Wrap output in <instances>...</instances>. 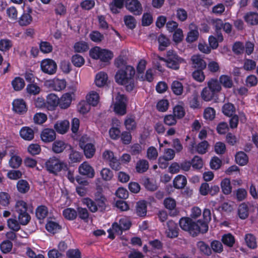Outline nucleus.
Listing matches in <instances>:
<instances>
[{
	"label": "nucleus",
	"instance_id": "1",
	"mask_svg": "<svg viewBox=\"0 0 258 258\" xmlns=\"http://www.w3.org/2000/svg\"><path fill=\"white\" fill-rule=\"evenodd\" d=\"M135 74L136 71L133 66H125L116 72L115 75V81L118 84L123 86L127 92H131L137 85V81L135 78Z\"/></svg>",
	"mask_w": 258,
	"mask_h": 258
},
{
	"label": "nucleus",
	"instance_id": "2",
	"mask_svg": "<svg viewBox=\"0 0 258 258\" xmlns=\"http://www.w3.org/2000/svg\"><path fill=\"white\" fill-rule=\"evenodd\" d=\"M222 85L226 87V75H222L219 81L217 79H211L207 82V86L204 88L201 93L202 99L206 102H217L218 94L221 90Z\"/></svg>",
	"mask_w": 258,
	"mask_h": 258
},
{
	"label": "nucleus",
	"instance_id": "3",
	"mask_svg": "<svg viewBox=\"0 0 258 258\" xmlns=\"http://www.w3.org/2000/svg\"><path fill=\"white\" fill-rule=\"evenodd\" d=\"M180 228L188 233L193 237L197 236L199 233H205L208 230V227L205 223L195 222L189 217H182L179 221Z\"/></svg>",
	"mask_w": 258,
	"mask_h": 258
},
{
	"label": "nucleus",
	"instance_id": "4",
	"mask_svg": "<svg viewBox=\"0 0 258 258\" xmlns=\"http://www.w3.org/2000/svg\"><path fill=\"white\" fill-rule=\"evenodd\" d=\"M83 202L92 213H95L97 211L104 212L106 211L107 199L100 192H97L95 194L94 200L89 198H86L84 199Z\"/></svg>",
	"mask_w": 258,
	"mask_h": 258
},
{
	"label": "nucleus",
	"instance_id": "5",
	"mask_svg": "<svg viewBox=\"0 0 258 258\" xmlns=\"http://www.w3.org/2000/svg\"><path fill=\"white\" fill-rule=\"evenodd\" d=\"M46 170L50 174L57 175L61 171L68 170V164L59 158L52 156L46 161L44 164Z\"/></svg>",
	"mask_w": 258,
	"mask_h": 258
},
{
	"label": "nucleus",
	"instance_id": "6",
	"mask_svg": "<svg viewBox=\"0 0 258 258\" xmlns=\"http://www.w3.org/2000/svg\"><path fill=\"white\" fill-rule=\"evenodd\" d=\"M27 204L22 200L18 201L15 205V212L18 214V219L20 224L27 225L31 219V216L27 212Z\"/></svg>",
	"mask_w": 258,
	"mask_h": 258
},
{
	"label": "nucleus",
	"instance_id": "7",
	"mask_svg": "<svg viewBox=\"0 0 258 258\" xmlns=\"http://www.w3.org/2000/svg\"><path fill=\"white\" fill-rule=\"evenodd\" d=\"M89 54L92 58L100 59L104 62H109L113 57V53L111 50L102 49L98 46L91 48Z\"/></svg>",
	"mask_w": 258,
	"mask_h": 258
},
{
	"label": "nucleus",
	"instance_id": "8",
	"mask_svg": "<svg viewBox=\"0 0 258 258\" xmlns=\"http://www.w3.org/2000/svg\"><path fill=\"white\" fill-rule=\"evenodd\" d=\"M184 61V59L179 56L174 50H169L167 51L166 66L168 68L177 70L179 69L180 64Z\"/></svg>",
	"mask_w": 258,
	"mask_h": 258
},
{
	"label": "nucleus",
	"instance_id": "9",
	"mask_svg": "<svg viewBox=\"0 0 258 258\" xmlns=\"http://www.w3.org/2000/svg\"><path fill=\"white\" fill-rule=\"evenodd\" d=\"M124 3L126 9L134 15L139 16L142 14L143 8L139 1L126 0Z\"/></svg>",
	"mask_w": 258,
	"mask_h": 258
},
{
	"label": "nucleus",
	"instance_id": "10",
	"mask_svg": "<svg viewBox=\"0 0 258 258\" xmlns=\"http://www.w3.org/2000/svg\"><path fill=\"white\" fill-rule=\"evenodd\" d=\"M126 102L127 97L125 95L120 94L117 97L114 107V111L117 114L123 115L126 113Z\"/></svg>",
	"mask_w": 258,
	"mask_h": 258
},
{
	"label": "nucleus",
	"instance_id": "11",
	"mask_svg": "<svg viewBox=\"0 0 258 258\" xmlns=\"http://www.w3.org/2000/svg\"><path fill=\"white\" fill-rule=\"evenodd\" d=\"M42 71L48 75H53L55 73L57 70L56 62L51 59H45L43 60L40 63Z\"/></svg>",
	"mask_w": 258,
	"mask_h": 258
},
{
	"label": "nucleus",
	"instance_id": "12",
	"mask_svg": "<svg viewBox=\"0 0 258 258\" xmlns=\"http://www.w3.org/2000/svg\"><path fill=\"white\" fill-rule=\"evenodd\" d=\"M13 110L19 115L26 113L28 110L26 102L23 99H14L12 102Z\"/></svg>",
	"mask_w": 258,
	"mask_h": 258
},
{
	"label": "nucleus",
	"instance_id": "13",
	"mask_svg": "<svg viewBox=\"0 0 258 258\" xmlns=\"http://www.w3.org/2000/svg\"><path fill=\"white\" fill-rule=\"evenodd\" d=\"M120 125L119 120L116 118L112 119V126L109 129V134L110 138L113 140H117L120 138L121 135L120 130L118 126Z\"/></svg>",
	"mask_w": 258,
	"mask_h": 258
},
{
	"label": "nucleus",
	"instance_id": "14",
	"mask_svg": "<svg viewBox=\"0 0 258 258\" xmlns=\"http://www.w3.org/2000/svg\"><path fill=\"white\" fill-rule=\"evenodd\" d=\"M40 138L44 143L52 142L56 139L55 131L52 128H45L42 131Z\"/></svg>",
	"mask_w": 258,
	"mask_h": 258
},
{
	"label": "nucleus",
	"instance_id": "15",
	"mask_svg": "<svg viewBox=\"0 0 258 258\" xmlns=\"http://www.w3.org/2000/svg\"><path fill=\"white\" fill-rule=\"evenodd\" d=\"M32 8L30 7H27L19 19V23L20 25L21 26H27L30 24L32 21Z\"/></svg>",
	"mask_w": 258,
	"mask_h": 258
},
{
	"label": "nucleus",
	"instance_id": "16",
	"mask_svg": "<svg viewBox=\"0 0 258 258\" xmlns=\"http://www.w3.org/2000/svg\"><path fill=\"white\" fill-rule=\"evenodd\" d=\"M47 107L50 110H55L59 104V98L53 93L49 94L46 97Z\"/></svg>",
	"mask_w": 258,
	"mask_h": 258
},
{
	"label": "nucleus",
	"instance_id": "17",
	"mask_svg": "<svg viewBox=\"0 0 258 258\" xmlns=\"http://www.w3.org/2000/svg\"><path fill=\"white\" fill-rule=\"evenodd\" d=\"M72 101V94L66 93L59 98L58 106L60 108L65 109L69 108Z\"/></svg>",
	"mask_w": 258,
	"mask_h": 258
},
{
	"label": "nucleus",
	"instance_id": "18",
	"mask_svg": "<svg viewBox=\"0 0 258 258\" xmlns=\"http://www.w3.org/2000/svg\"><path fill=\"white\" fill-rule=\"evenodd\" d=\"M80 147L83 149L85 156L87 158H91L95 154L96 149L92 143H80Z\"/></svg>",
	"mask_w": 258,
	"mask_h": 258
},
{
	"label": "nucleus",
	"instance_id": "19",
	"mask_svg": "<svg viewBox=\"0 0 258 258\" xmlns=\"http://www.w3.org/2000/svg\"><path fill=\"white\" fill-rule=\"evenodd\" d=\"M125 0H112L108 5L109 10L113 14L119 13L124 5Z\"/></svg>",
	"mask_w": 258,
	"mask_h": 258
},
{
	"label": "nucleus",
	"instance_id": "20",
	"mask_svg": "<svg viewBox=\"0 0 258 258\" xmlns=\"http://www.w3.org/2000/svg\"><path fill=\"white\" fill-rule=\"evenodd\" d=\"M192 67L196 70H204L207 63L200 55H194L191 56Z\"/></svg>",
	"mask_w": 258,
	"mask_h": 258
},
{
	"label": "nucleus",
	"instance_id": "21",
	"mask_svg": "<svg viewBox=\"0 0 258 258\" xmlns=\"http://www.w3.org/2000/svg\"><path fill=\"white\" fill-rule=\"evenodd\" d=\"M20 136L25 141H32L34 138V132L29 126L22 127L19 132Z\"/></svg>",
	"mask_w": 258,
	"mask_h": 258
},
{
	"label": "nucleus",
	"instance_id": "22",
	"mask_svg": "<svg viewBox=\"0 0 258 258\" xmlns=\"http://www.w3.org/2000/svg\"><path fill=\"white\" fill-rule=\"evenodd\" d=\"M79 173L83 175H86L90 178L94 176V170L88 163L84 162L79 167Z\"/></svg>",
	"mask_w": 258,
	"mask_h": 258
},
{
	"label": "nucleus",
	"instance_id": "23",
	"mask_svg": "<svg viewBox=\"0 0 258 258\" xmlns=\"http://www.w3.org/2000/svg\"><path fill=\"white\" fill-rule=\"evenodd\" d=\"M167 225L168 227L167 236L170 238L177 237L178 232L177 224L174 221L170 220L167 222Z\"/></svg>",
	"mask_w": 258,
	"mask_h": 258
},
{
	"label": "nucleus",
	"instance_id": "24",
	"mask_svg": "<svg viewBox=\"0 0 258 258\" xmlns=\"http://www.w3.org/2000/svg\"><path fill=\"white\" fill-rule=\"evenodd\" d=\"M70 127L69 121L64 120L57 122L54 125L55 131L59 134H64L67 132Z\"/></svg>",
	"mask_w": 258,
	"mask_h": 258
},
{
	"label": "nucleus",
	"instance_id": "25",
	"mask_svg": "<svg viewBox=\"0 0 258 258\" xmlns=\"http://www.w3.org/2000/svg\"><path fill=\"white\" fill-rule=\"evenodd\" d=\"M107 80V74L105 72H100L96 75L95 82L96 86L101 87L106 84Z\"/></svg>",
	"mask_w": 258,
	"mask_h": 258
},
{
	"label": "nucleus",
	"instance_id": "26",
	"mask_svg": "<svg viewBox=\"0 0 258 258\" xmlns=\"http://www.w3.org/2000/svg\"><path fill=\"white\" fill-rule=\"evenodd\" d=\"M45 228L48 232L54 234L61 229V226L56 222L48 221L45 225Z\"/></svg>",
	"mask_w": 258,
	"mask_h": 258
},
{
	"label": "nucleus",
	"instance_id": "27",
	"mask_svg": "<svg viewBox=\"0 0 258 258\" xmlns=\"http://www.w3.org/2000/svg\"><path fill=\"white\" fill-rule=\"evenodd\" d=\"M173 183L175 188H182L186 184L187 179L184 175H178L174 179Z\"/></svg>",
	"mask_w": 258,
	"mask_h": 258
},
{
	"label": "nucleus",
	"instance_id": "28",
	"mask_svg": "<svg viewBox=\"0 0 258 258\" xmlns=\"http://www.w3.org/2000/svg\"><path fill=\"white\" fill-rule=\"evenodd\" d=\"M67 147V144L62 141L54 140L52 145V150L55 153H62Z\"/></svg>",
	"mask_w": 258,
	"mask_h": 258
},
{
	"label": "nucleus",
	"instance_id": "29",
	"mask_svg": "<svg viewBox=\"0 0 258 258\" xmlns=\"http://www.w3.org/2000/svg\"><path fill=\"white\" fill-rule=\"evenodd\" d=\"M48 213V208L44 205H40L37 207L35 214L37 218L39 220H44Z\"/></svg>",
	"mask_w": 258,
	"mask_h": 258
},
{
	"label": "nucleus",
	"instance_id": "30",
	"mask_svg": "<svg viewBox=\"0 0 258 258\" xmlns=\"http://www.w3.org/2000/svg\"><path fill=\"white\" fill-rule=\"evenodd\" d=\"M11 84L14 90L16 91L21 90L25 85L24 79L20 77H15L12 80Z\"/></svg>",
	"mask_w": 258,
	"mask_h": 258
},
{
	"label": "nucleus",
	"instance_id": "31",
	"mask_svg": "<svg viewBox=\"0 0 258 258\" xmlns=\"http://www.w3.org/2000/svg\"><path fill=\"white\" fill-rule=\"evenodd\" d=\"M136 213L140 217H144L147 213V204L145 201L137 202L136 205Z\"/></svg>",
	"mask_w": 258,
	"mask_h": 258
},
{
	"label": "nucleus",
	"instance_id": "32",
	"mask_svg": "<svg viewBox=\"0 0 258 258\" xmlns=\"http://www.w3.org/2000/svg\"><path fill=\"white\" fill-rule=\"evenodd\" d=\"M158 41L159 43L158 49L161 51L165 50L170 43L169 39L163 34L159 35Z\"/></svg>",
	"mask_w": 258,
	"mask_h": 258
},
{
	"label": "nucleus",
	"instance_id": "33",
	"mask_svg": "<svg viewBox=\"0 0 258 258\" xmlns=\"http://www.w3.org/2000/svg\"><path fill=\"white\" fill-rule=\"evenodd\" d=\"M245 21L250 25L258 24V14L254 12L247 13L244 16Z\"/></svg>",
	"mask_w": 258,
	"mask_h": 258
},
{
	"label": "nucleus",
	"instance_id": "34",
	"mask_svg": "<svg viewBox=\"0 0 258 258\" xmlns=\"http://www.w3.org/2000/svg\"><path fill=\"white\" fill-rule=\"evenodd\" d=\"M86 100L89 104L93 106H96L99 100V94L96 92L92 91L87 95Z\"/></svg>",
	"mask_w": 258,
	"mask_h": 258
},
{
	"label": "nucleus",
	"instance_id": "35",
	"mask_svg": "<svg viewBox=\"0 0 258 258\" xmlns=\"http://www.w3.org/2000/svg\"><path fill=\"white\" fill-rule=\"evenodd\" d=\"M124 124L127 131L131 132L136 130L137 123L134 116H127L124 120Z\"/></svg>",
	"mask_w": 258,
	"mask_h": 258
},
{
	"label": "nucleus",
	"instance_id": "36",
	"mask_svg": "<svg viewBox=\"0 0 258 258\" xmlns=\"http://www.w3.org/2000/svg\"><path fill=\"white\" fill-rule=\"evenodd\" d=\"M171 89L175 95H180L183 93V87L180 82L176 80L172 82Z\"/></svg>",
	"mask_w": 258,
	"mask_h": 258
},
{
	"label": "nucleus",
	"instance_id": "37",
	"mask_svg": "<svg viewBox=\"0 0 258 258\" xmlns=\"http://www.w3.org/2000/svg\"><path fill=\"white\" fill-rule=\"evenodd\" d=\"M13 46V42L12 40L7 39H0V51L3 52H7Z\"/></svg>",
	"mask_w": 258,
	"mask_h": 258
},
{
	"label": "nucleus",
	"instance_id": "38",
	"mask_svg": "<svg viewBox=\"0 0 258 258\" xmlns=\"http://www.w3.org/2000/svg\"><path fill=\"white\" fill-rule=\"evenodd\" d=\"M62 215L65 219L68 220H73L77 218V212L73 208H68L63 210Z\"/></svg>",
	"mask_w": 258,
	"mask_h": 258
},
{
	"label": "nucleus",
	"instance_id": "39",
	"mask_svg": "<svg viewBox=\"0 0 258 258\" xmlns=\"http://www.w3.org/2000/svg\"><path fill=\"white\" fill-rule=\"evenodd\" d=\"M74 49L76 52H84L89 49V46L86 42L79 41L75 43Z\"/></svg>",
	"mask_w": 258,
	"mask_h": 258
},
{
	"label": "nucleus",
	"instance_id": "40",
	"mask_svg": "<svg viewBox=\"0 0 258 258\" xmlns=\"http://www.w3.org/2000/svg\"><path fill=\"white\" fill-rule=\"evenodd\" d=\"M197 246L199 248L200 251L204 254L210 256L212 254V249L211 246L206 244L203 241H200L198 242Z\"/></svg>",
	"mask_w": 258,
	"mask_h": 258
},
{
	"label": "nucleus",
	"instance_id": "41",
	"mask_svg": "<svg viewBox=\"0 0 258 258\" xmlns=\"http://www.w3.org/2000/svg\"><path fill=\"white\" fill-rule=\"evenodd\" d=\"M238 214L240 219H245L247 218L249 215L248 206L245 203L240 205L238 210Z\"/></svg>",
	"mask_w": 258,
	"mask_h": 258
},
{
	"label": "nucleus",
	"instance_id": "42",
	"mask_svg": "<svg viewBox=\"0 0 258 258\" xmlns=\"http://www.w3.org/2000/svg\"><path fill=\"white\" fill-rule=\"evenodd\" d=\"M22 162V160L20 156L13 155L9 160V164L11 168L17 169L21 166Z\"/></svg>",
	"mask_w": 258,
	"mask_h": 258
},
{
	"label": "nucleus",
	"instance_id": "43",
	"mask_svg": "<svg viewBox=\"0 0 258 258\" xmlns=\"http://www.w3.org/2000/svg\"><path fill=\"white\" fill-rule=\"evenodd\" d=\"M71 61L73 65L78 68H80L85 63L84 57L78 54H76L72 56Z\"/></svg>",
	"mask_w": 258,
	"mask_h": 258
},
{
	"label": "nucleus",
	"instance_id": "44",
	"mask_svg": "<svg viewBox=\"0 0 258 258\" xmlns=\"http://www.w3.org/2000/svg\"><path fill=\"white\" fill-rule=\"evenodd\" d=\"M235 160L240 165H244L248 162V157L243 152H239L235 155Z\"/></svg>",
	"mask_w": 258,
	"mask_h": 258
},
{
	"label": "nucleus",
	"instance_id": "45",
	"mask_svg": "<svg viewBox=\"0 0 258 258\" xmlns=\"http://www.w3.org/2000/svg\"><path fill=\"white\" fill-rule=\"evenodd\" d=\"M17 186L18 191L23 194L28 192L30 188L28 182L24 179L20 180L17 183Z\"/></svg>",
	"mask_w": 258,
	"mask_h": 258
},
{
	"label": "nucleus",
	"instance_id": "46",
	"mask_svg": "<svg viewBox=\"0 0 258 258\" xmlns=\"http://www.w3.org/2000/svg\"><path fill=\"white\" fill-rule=\"evenodd\" d=\"M189 104L190 108L193 109H199L201 107V104L198 95L193 94L189 99Z\"/></svg>",
	"mask_w": 258,
	"mask_h": 258
},
{
	"label": "nucleus",
	"instance_id": "47",
	"mask_svg": "<svg viewBox=\"0 0 258 258\" xmlns=\"http://www.w3.org/2000/svg\"><path fill=\"white\" fill-rule=\"evenodd\" d=\"M149 168L148 162L146 160H140L136 165V170L139 173L146 172Z\"/></svg>",
	"mask_w": 258,
	"mask_h": 258
},
{
	"label": "nucleus",
	"instance_id": "48",
	"mask_svg": "<svg viewBox=\"0 0 258 258\" xmlns=\"http://www.w3.org/2000/svg\"><path fill=\"white\" fill-rule=\"evenodd\" d=\"M90 39L95 43L101 42L104 38L103 34L98 31H93L89 34Z\"/></svg>",
	"mask_w": 258,
	"mask_h": 258
},
{
	"label": "nucleus",
	"instance_id": "49",
	"mask_svg": "<svg viewBox=\"0 0 258 258\" xmlns=\"http://www.w3.org/2000/svg\"><path fill=\"white\" fill-rule=\"evenodd\" d=\"M199 36V33L198 29L191 30L188 32L186 41L189 43L194 42L198 39Z\"/></svg>",
	"mask_w": 258,
	"mask_h": 258
},
{
	"label": "nucleus",
	"instance_id": "50",
	"mask_svg": "<svg viewBox=\"0 0 258 258\" xmlns=\"http://www.w3.org/2000/svg\"><path fill=\"white\" fill-rule=\"evenodd\" d=\"M124 22L126 26L130 29H134L136 26L135 18L131 15H126L124 17Z\"/></svg>",
	"mask_w": 258,
	"mask_h": 258
},
{
	"label": "nucleus",
	"instance_id": "51",
	"mask_svg": "<svg viewBox=\"0 0 258 258\" xmlns=\"http://www.w3.org/2000/svg\"><path fill=\"white\" fill-rule=\"evenodd\" d=\"M245 241L248 247L252 249L256 247V239L253 235L251 234H246L245 236Z\"/></svg>",
	"mask_w": 258,
	"mask_h": 258
},
{
	"label": "nucleus",
	"instance_id": "52",
	"mask_svg": "<svg viewBox=\"0 0 258 258\" xmlns=\"http://www.w3.org/2000/svg\"><path fill=\"white\" fill-rule=\"evenodd\" d=\"M40 51L43 53H49L52 51V45L47 41H41L39 43Z\"/></svg>",
	"mask_w": 258,
	"mask_h": 258
},
{
	"label": "nucleus",
	"instance_id": "53",
	"mask_svg": "<svg viewBox=\"0 0 258 258\" xmlns=\"http://www.w3.org/2000/svg\"><path fill=\"white\" fill-rule=\"evenodd\" d=\"M211 248L212 252L215 253H221L223 250V246L222 243L218 240H214L211 242Z\"/></svg>",
	"mask_w": 258,
	"mask_h": 258
},
{
	"label": "nucleus",
	"instance_id": "54",
	"mask_svg": "<svg viewBox=\"0 0 258 258\" xmlns=\"http://www.w3.org/2000/svg\"><path fill=\"white\" fill-rule=\"evenodd\" d=\"M216 112L215 109L212 107H207L204 111V117L206 120H213L215 117Z\"/></svg>",
	"mask_w": 258,
	"mask_h": 258
},
{
	"label": "nucleus",
	"instance_id": "55",
	"mask_svg": "<svg viewBox=\"0 0 258 258\" xmlns=\"http://www.w3.org/2000/svg\"><path fill=\"white\" fill-rule=\"evenodd\" d=\"M13 243L9 240L3 241L0 244V249L4 253L9 252L12 248Z\"/></svg>",
	"mask_w": 258,
	"mask_h": 258
},
{
	"label": "nucleus",
	"instance_id": "56",
	"mask_svg": "<svg viewBox=\"0 0 258 258\" xmlns=\"http://www.w3.org/2000/svg\"><path fill=\"white\" fill-rule=\"evenodd\" d=\"M191 166L195 169H200L203 167V161L201 157L195 156L190 161Z\"/></svg>",
	"mask_w": 258,
	"mask_h": 258
},
{
	"label": "nucleus",
	"instance_id": "57",
	"mask_svg": "<svg viewBox=\"0 0 258 258\" xmlns=\"http://www.w3.org/2000/svg\"><path fill=\"white\" fill-rule=\"evenodd\" d=\"M66 256L67 258H81L82 253L78 248H70L67 251Z\"/></svg>",
	"mask_w": 258,
	"mask_h": 258
},
{
	"label": "nucleus",
	"instance_id": "58",
	"mask_svg": "<svg viewBox=\"0 0 258 258\" xmlns=\"http://www.w3.org/2000/svg\"><path fill=\"white\" fill-rule=\"evenodd\" d=\"M77 212V215H78L79 218L84 220L85 222L88 221L89 214L86 208L78 207Z\"/></svg>",
	"mask_w": 258,
	"mask_h": 258
},
{
	"label": "nucleus",
	"instance_id": "59",
	"mask_svg": "<svg viewBox=\"0 0 258 258\" xmlns=\"http://www.w3.org/2000/svg\"><path fill=\"white\" fill-rule=\"evenodd\" d=\"M163 204L165 208L170 211L174 210L176 205L175 200L170 197L165 198L164 200Z\"/></svg>",
	"mask_w": 258,
	"mask_h": 258
},
{
	"label": "nucleus",
	"instance_id": "60",
	"mask_svg": "<svg viewBox=\"0 0 258 258\" xmlns=\"http://www.w3.org/2000/svg\"><path fill=\"white\" fill-rule=\"evenodd\" d=\"M120 140L122 144L124 145H128L131 143L132 136L130 132L123 131L121 133L120 136Z\"/></svg>",
	"mask_w": 258,
	"mask_h": 258
},
{
	"label": "nucleus",
	"instance_id": "61",
	"mask_svg": "<svg viewBox=\"0 0 258 258\" xmlns=\"http://www.w3.org/2000/svg\"><path fill=\"white\" fill-rule=\"evenodd\" d=\"M26 90L29 94L35 95L39 93L40 88L36 84L31 83L27 86Z\"/></svg>",
	"mask_w": 258,
	"mask_h": 258
},
{
	"label": "nucleus",
	"instance_id": "62",
	"mask_svg": "<svg viewBox=\"0 0 258 258\" xmlns=\"http://www.w3.org/2000/svg\"><path fill=\"white\" fill-rule=\"evenodd\" d=\"M153 17L150 13H145L142 16V25L143 26H150L153 23Z\"/></svg>",
	"mask_w": 258,
	"mask_h": 258
},
{
	"label": "nucleus",
	"instance_id": "63",
	"mask_svg": "<svg viewBox=\"0 0 258 258\" xmlns=\"http://www.w3.org/2000/svg\"><path fill=\"white\" fill-rule=\"evenodd\" d=\"M208 147V142L207 141H203L197 145L196 150L198 153L204 154L207 152Z\"/></svg>",
	"mask_w": 258,
	"mask_h": 258
},
{
	"label": "nucleus",
	"instance_id": "64",
	"mask_svg": "<svg viewBox=\"0 0 258 258\" xmlns=\"http://www.w3.org/2000/svg\"><path fill=\"white\" fill-rule=\"evenodd\" d=\"M47 118V115L45 113L41 112L36 113L33 117L34 122L39 124L45 122Z\"/></svg>",
	"mask_w": 258,
	"mask_h": 258
}]
</instances>
